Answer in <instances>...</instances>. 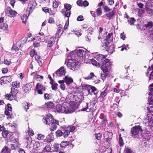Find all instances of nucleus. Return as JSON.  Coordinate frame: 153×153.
<instances>
[{"label": "nucleus", "instance_id": "f8f14e48", "mask_svg": "<svg viewBox=\"0 0 153 153\" xmlns=\"http://www.w3.org/2000/svg\"><path fill=\"white\" fill-rule=\"evenodd\" d=\"M0 79L4 83H7L11 81V78L10 76H2L0 78Z\"/></svg>", "mask_w": 153, "mask_h": 153}, {"label": "nucleus", "instance_id": "f03ea898", "mask_svg": "<svg viewBox=\"0 0 153 153\" xmlns=\"http://www.w3.org/2000/svg\"><path fill=\"white\" fill-rule=\"evenodd\" d=\"M56 111L58 112H61L66 114H69L74 112L75 109L71 105L65 108L60 104H58L56 106Z\"/></svg>", "mask_w": 153, "mask_h": 153}, {"label": "nucleus", "instance_id": "393cba45", "mask_svg": "<svg viewBox=\"0 0 153 153\" xmlns=\"http://www.w3.org/2000/svg\"><path fill=\"white\" fill-rule=\"evenodd\" d=\"M145 26L146 28L149 30L151 28H152L153 27V23L149 22L147 24H145Z\"/></svg>", "mask_w": 153, "mask_h": 153}, {"label": "nucleus", "instance_id": "4468645a", "mask_svg": "<svg viewBox=\"0 0 153 153\" xmlns=\"http://www.w3.org/2000/svg\"><path fill=\"white\" fill-rule=\"evenodd\" d=\"M82 97L80 94H78L75 95L74 102H75L77 103L81 102L82 100Z\"/></svg>", "mask_w": 153, "mask_h": 153}, {"label": "nucleus", "instance_id": "39448f33", "mask_svg": "<svg viewBox=\"0 0 153 153\" xmlns=\"http://www.w3.org/2000/svg\"><path fill=\"white\" fill-rule=\"evenodd\" d=\"M149 90V93L148 101L149 102H150L151 103H152V102H153V83L150 85Z\"/></svg>", "mask_w": 153, "mask_h": 153}, {"label": "nucleus", "instance_id": "72a5a7b5", "mask_svg": "<svg viewBox=\"0 0 153 153\" xmlns=\"http://www.w3.org/2000/svg\"><path fill=\"white\" fill-rule=\"evenodd\" d=\"M70 131L68 130H66L63 133V135L64 138H67L70 134Z\"/></svg>", "mask_w": 153, "mask_h": 153}, {"label": "nucleus", "instance_id": "338daca9", "mask_svg": "<svg viewBox=\"0 0 153 153\" xmlns=\"http://www.w3.org/2000/svg\"><path fill=\"white\" fill-rule=\"evenodd\" d=\"M2 71L4 74L7 73L8 71V69L7 68H2Z\"/></svg>", "mask_w": 153, "mask_h": 153}, {"label": "nucleus", "instance_id": "bb28decb", "mask_svg": "<svg viewBox=\"0 0 153 153\" xmlns=\"http://www.w3.org/2000/svg\"><path fill=\"white\" fill-rule=\"evenodd\" d=\"M65 82L66 84H68L72 82L73 80L71 78L66 76H65Z\"/></svg>", "mask_w": 153, "mask_h": 153}, {"label": "nucleus", "instance_id": "2eb2a0df", "mask_svg": "<svg viewBox=\"0 0 153 153\" xmlns=\"http://www.w3.org/2000/svg\"><path fill=\"white\" fill-rule=\"evenodd\" d=\"M52 117V115H47L46 117L43 118L42 121L44 123L46 124H49L51 122L50 118L51 119Z\"/></svg>", "mask_w": 153, "mask_h": 153}, {"label": "nucleus", "instance_id": "5fc2aeb1", "mask_svg": "<svg viewBox=\"0 0 153 153\" xmlns=\"http://www.w3.org/2000/svg\"><path fill=\"white\" fill-rule=\"evenodd\" d=\"M84 20V18L83 16L80 15L79 16L77 19V20L79 21H81Z\"/></svg>", "mask_w": 153, "mask_h": 153}, {"label": "nucleus", "instance_id": "a18cd8bd", "mask_svg": "<svg viewBox=\"0 0 153 153\" xmlns=\"http://www.w3.org/2000/svg\"><path fill=\"white\" fill-rule=\"evenodd\" d=\"M4 63L6 65H9L11 63V62L10 60L5 59L4 60Z\"/></svg>", "mask_w": 153, "mask_h": 153}, {"label": "nucleus", "instance_id": "79ce46f5", "mask_svg": "<svg viewBox=\"0 0 153 153\" xmlns=\"http://www.w3.org/2000/svg\"><path fill=\"white\" fill-rule=\"evenodd\" d=\"M56 135L57 137H60L63 135V132L61 131L58 130L56 132Z\"/></svg>", "mask_w": 153, "mask_h": 153}, {"label": "nucleus", "instance_id": "3c124183", "mask_svg": "<svg viewBox=\"0 0 153 153\" xmlns=\"http://www.w3.org/2000/svg\"><path fill=\"white\" fill-rule=\"evenodd\" d=\"M26 140H27V142L28 145L30 144L32 142V139L30 137H27Z\"/></svg>", "mask_w": 153, "mask_h": 153}, {"label": "nucleus", "instance_id": "9d476101", "mask_svg": "<svg viewBox=\"0 0 153 153\" xmlns=\"http://www.w3.org/2000/svg\"><path fill=\"white\" fill-rule=\"evenodd\" d=\"M75 51L76 53L77 56L80 57H83L86 54V51L82 49H79L78 50H76Z\"/></svg>", "mask_w": 153, "mask_h": 153}, {"label": "nucleus", "instance_id": "9b49d317", "mask_svg": "<svg viewBox=\"0 0 153 153\" xmlns=\"http://www.w3.org/2000/svg\"><path fill=\"white\" fill-rule=\"evenodd\" d=\"M36 5V2L35 0H32L29 3L28 6V8L30 10L29 11L33 10Z\"/></svg>", "mask_w": 153, "mask_h": 153}, {"label": "nucleus", "instance_id": "69168bd1", "mask_svg": "<svg viewBox=\"0 0 153 153\" xmlns=\"http://www.w3.org/2000/svg\"><path fill=\"white\" fill-rule=\"evenodd\" d=\"M27 132L30 133V135L33 136L34 134V133L33 132L32 130L29 128H28V130H27Z\"/></svg>", "mask_w": 153, "mask_h": 153}, {"label": "nucleus", "instance_id": "49530a36", "mask_svg": "<svg viewBox=\"0 0 153 153\" xmlns=\"http://www.w3.org/2000/svg\"><path fill=\"white\" fill-rule=\"evenodd\" d=\"M36 54V52L34 50H32L30 52V55L32 57H33L34 55Z\"/></svg>", "mask_w": 153, "mask_h": 153}, {"label": "nucleus", "instance_id": "58836bf2", "mask_svg": "<svg viewBox=\"0 0 153 153\" xmlns=\"http://www.w3.org/2000/svg\"><path fill=\"white\" fill-rule=\"evenodd\" d=\"M24 107L26 110V111H27V110L29 108L30 106V103H28L27 102H25L24 103Z\"/></svg>", "mask_w": 153, "mask_h": 153}, {"label": "nucleus", "instance_id": "774afa93", "mask_svg": "<svg viewBox=\"0 0 153 153\" xmlns=\"http://www.w3.org/2000/svg\"><path fill=\"white\" fill-rule=\"evenodd\" d=\"M149 33L150 35H153V27L149 30Z\"/></svg>", "mask_w": 153, "mask_h": 153}, {"label": "nucleus", "instance_id": "4be33fe9", "mask_svg": "<svg viewBox=\"0 0 153 153\" xmlns=\"http://www.w3.org/2000/svg\"><path fill=\"white\" fill-rule=\"evenodd\" d=\"M21 46V44L19 43H17L13 46L12 49L15 50L16 51H17L19 50V48H20Z\"/></svg>", "mask_w": 153, "mask_h": 153}, {"label": "nucleus", "instance_id": "c85d7f7f", "mask_svg": "<svg viewBox=\"0 0 153 153\" xmlns=\"http://www.w3.org/2000/svg\"><path fill=\"white\" fill-rule=\"evenodd\" d=\"M128 21V24H130L131 25H133L135 22V20L134 18H129Z\"/></svg>", "mask_w": 153, "mask_h": 153}, {"label": "nucleus", "instance_id": "7c9ffc66", "mask_svg": "<svg viewBox=\"0 0 153 153\" xmlns=\"http://www.w3.org/2000/svg\"><path fill=\"white\" fill-rule=\"evenodd\" d=\"M8 27V25L6 23H3L0 25V28L4 30H6Z\"/></svg>", "mask_w": 153, "mask_h": 153}, {"label": "nucleus", "instance_id": "a211bd4d", "mask_svg": "<svg viewBox=\"0 0 153 153\" xmlns=\"http://www.w3.org/2000/svg\"><path fill=\"white\" fill-rule=\"evenodd\" d=\"M7 9L8 11H9V13L11 15L10 17H15L17 13V12L14 10H13L10 7H7Z\"/></svg>", "mask_w": 153, "mask_h": 153}, {"label": "nucleus", "instance_id": "0eeeda50", "mask_svg": "<svg viewBox=\"0 0 153 153\" xmlns=\"http://www.w3.org/2000/svg\"><path fill=\"white\" fill-rule=\"evenodd\" d=\"M51 126L50 129L52 131L56 130L57 126L59 125V122L58 121L56 120H51Z\"/></svg>", "mask_w": 153, "mask_h": 153}, {"label": "nucleus", "instance_id": "7ed1b4c3", "mask_svg": "<svg viewBox=\"0 0 153 153\" xmlns=\"http://www.w3.org/2000/svg\"><path fill=\"white\" fill-rule=\"evenodd\" d=\"M78 61L75 59H69L67 62V66L71 70L74 71L78 68Z\"/></svg>", "mask_w": 153, "mask_h": 153}, {"label": "nucleus", "instance_id": "20e7f679", "mask_svg": "<svg viewBox=\"0 0 153 153\" xmlns=\"http://www.w3.org/2000/svg\"><path fill=\"white\" fill-rule=\"evenodd\" d=\"M36 90L37 93L39 94H43V91L45 90V88L42 85L39 83H38L36 87Z\"/></svg>", "mask_w": 153, "mask_h": 153}, {"label": "nucleus", "instance_id": "0e129e2a", "mask_svg": "<svg viewBox=\"0 0 153 153\" xmlns=\"http://www.w3.org/2000/svg\"><path fill=\"white\" fill-rule=\"evenodd\" d=\"M101 119L102 120V123H105L107 121L106 117L105 116H103L102 118H101Z\"/></svg>", "mask_w": 153, "mask_h": 153}, {"label": "nucleus", "instance_id": "f704fd0d", "mask_svg": "<svg viewBox=\"0 0 153 153\" xmlns=\"http://www.w3.org/2000/svg\"><path fill=\"white\" fill-rule=\"evenodd\" d=\"M19 83L17 81L13 82L12 83V85L13 87V88H17L19 87Z\"/></svg>", "mask_w": 153, "mask_h": 153}, {"label": "nucleus", "instance_id": "cd10ccee", "mask_svg": "<svg viewBox=\"0 0 153 153\" xmlns=\"http://www.w3.org/2000/svg\"><path fill=\"white\" fill-rule=\"evenodd\" d=\"M107 88H105L104 90L101 92L100 96L99 97V98L101 97L103 98L104 97L107 95Z\"/></svg>", "mask_w": 153, "mask_h": 153}, {"label": "nucleus", "instance_id": "c9c22d12", "mask_svg": "<svg viewBox=\"0 0 153 153\" xmlns=\"http://www.w3.org/2000/svg\"><path fill=\"white\" fill-rule=\"evenodd\" d=\"M2 135V136L4 138L7 137L9 135L8 131H3Z\"/></svg>", "mask_w": 153, "mask_h": 153}, {"label": "nucleus", "instance_id": "ea45409f", "mask_svg": "<svg viewBox=\"0 0 153 153\" xmlns=\"http://www.w3.org/2000/svg\"><path fill=\"white\" fill-rule=\"evenodd\" d=\"M59 2L56 1H54L53 3V8H57L58 6Z\"/></svg>", "mask_w": 153, "mask_h": 153}, {"label": "nucleus", "instance_id": "c03bdc74", "mask_svg": "<svg viewBox=\"0 0 153 153\" xmlns=\"http://www.w3.org/2000/svg\"><path fill=\"white\" fill-rule=\"evenodd\" d=\"M119 143L121 146H122L124 145L122 137H121V135H120L119 139Z\"/></svg>", "mask_w": 153, "mask_h": 153}, {"label": "nucleus", "instance_id": "423d86ee", "mask_svg": "<svg viewBox=\"0 0 153 153\" xmlns=\"http://www.w3.org/2000/svg\"><path fill=\"white\" fill-rule=\"evenodd\" d=\"M33 82H31L24 85L23 87V89L26 93H29L31 88L33 85Z\"/></svg>", "mask_w": 153, "mask_h": 153}, {"label": "nucleus", "instance_id": "052dcab7", "mask_svg": "<svg viewBox=\"0 0 153 153\" xmlns=\"http://www.w3.org/2000/svg\"><path fill=\"white\" fill-rule=\"evenodd\" d=\"M103 8L104 9V11L106 12H108L109 11L110 9V8L107 6H103Z\"/></svg>", "mask_w": 153, "mask_h": 153}, {"label": "nucleus", "instance_id": "6e6d98bb", "mask_svg": "<svg viewBox=\"0 0 153 153\" xmlns=\"http://www.w3.org/2000/svg\"><path fill=\"white\" fill-rule=\"evenodd\" d=\"M52 88L53 90H55L57 89V84L56 83H54L53 84H52Z\"/></svg>", "mask_w": 153, "mask_h": 153}, {"label": "nucleus", "instance_id": "b1692460", "mask_svg": "<svg viewBox=\"0 0 153 153\" xmlns=\"http://www.w3.org/2000/svg\"><path fill=\"white\" fill-rule=\"evenodd\" d=\"M10 149L8 148L7 146H4L2 149L1 153H10Z\"/></svg>", "mask_w": 153, "mask_h": 153}, {"label": "nucleus", "instance_id": "473e14b6", "mask_svg": "<svg viewBox=\"0 0 153 153\" xmlns=\"http://www.w3.org/2000/svg\"><path fill=\"white\" fill-rule=\"evenodd\" d=\"M64 6L66 11H70L71 8V5L68 4H64Z\"/></svg>", "mask_w": 153, "mask_h": 153}, {"label": "nucleus", "instance_id": "4c0bfd02", "mask_svg": "<svg viewBox=\"0 0 153 153\" xmlns=\"http://www.w3.org/2000/svg\"><path fill=\"white\" fill-rule=\"evenodd\" d=\"M6 97L7 99L10 100H12L14 98L13 96L11 95L10 93L9 94H7L6 95Z\"/></svg>", "mask_w": 153, "mask_h": 153}, {"label": "nucleus", "instance_id": "c756f323", "mask_svg": "<svg viewBox=\"0 0 153 153\" xmlns=\"http://www.w3.org/2000/svg\"><path fill=\"white\" fill-rule=\"evenodd\" d=\"M96 77V76L94 75L93 73H91L89 75L86 77L85 78L86 79H93L94 77Z\"/></svg>", "mask_w": 153, "mask_h": 153}, {"label": "nucleus", "instance_id": "4d7b16f0", "mask_svg": "<svg viewBox=\"0 0 153 153\" xmlns=\"http://www.w3.org/2000/svg\"><path fill=\"white\" fill-rule=\"evenodd\" d=\"M82 6L84 7L87 6L89 5V3L87 1L85 0L82 2Z\"/></svg>", "mask_w": 153, "mask_h": 153}, {"label": "nucleus", "instance_id": "1a4fd4ad", "mask_svg": "<svg viewBox=\"0 0 153 153\" xmlns=\"http://www.w3.org/2000/svg\"><path fill=\"white\" fill-rule=\"evenodd\" d=\"M66 73L65 69L64 67H62L59 70L56 71V74L58 76H61L65 75Z\"/></svg>", "mask_w": 153, "mask_h": 153}, {"label": "nucleus", "instance_id": "a19ab883", "mask_svg": "<svg viewBox=\"0 0 153 153\" xmlns=\"http://www.w3.org/2000/svg\"><path fill=\"white\" fill-rule=\"evenodd\" d=\"M95 137L98 140H100L101 139L102 134L101 133H98L97 134H95Z\"/></svg>", "mask_w": 153, "mask_h": 153}, {"label": "nucleus", "instance_id": "412c9836", "mask_svg": "<svg viewBox=\"0 0 153 153\" xmlns=\"http://www.w3.org/2000/svg\"><path fill=\"white\" fill-rule=\"evenodd\" d=\"M7 109H6L4 111L5 115H11L10 113L9 112V111H12V108L11 106V105L10 104H8L7 105Z\"/></svg>", "mask_w": 153, "mask_h": 153}, {"label": "nucleus", "instance_id": "aec40b11", "mask_svg": "<svg viewBox=\"0 0 153 153\" xmlns=\"http://www.w3.org/2000/svg\"><path fill=\"white\" fill-rule=\"evenodd\" d=\"M71 142L69 141H63L60 144V146L62 148L66 146L72 145Z\"/></svg>", "mask_w": 153, "mask_h": 153}, {"label": "nucleus", "instance_id": "2f4dec72", "mask_svg": "<svg viewBox=\"0 0 153 153\" xmlns=\"http://www.w3.org/2000/svg\"><path fill=\"white\" fill-rule=\"evenodd\" d=\"M46 104L47 108H52L54 106L53 103L51 102H48L46 103Z\"/></svg>", "mask_w": 153, "mask_h": 153}, {"label": "nucleus", "instance_id": "864d4df0", "mask_svg": "<svg viewBox=\"0 0 153 153\" xmlns=\"http://www.w3.org/2000/svg\"><path fill=\"white\" fill-rule=\"evenodd\" d=\"M44 97L45 99L49 100L51 98V96L49 94H44Z\"/></svg>", "mask_w": 153, "mask_h": 153}, {"label": "nucleus", "instance_id": "8fccbe9b", "mask_svg": "<svg viewBox=\"0 0 153 153\" xmlns=\"http://www.w3.org/2000/svg\"><path fill=\"white\" fill-rule=\"evenodd\" d=\"M51 150V148L49 145L46 146L44 148V152H49Z\"/></svg>", "mask_w": 153, "mask_h": 153}, {"label": "nucleus", "instance_id": "6e6552de", "mask_svg": "<svg viewBox=\"0 0 153 153\" xmlns=\"http://www.w3.org/2000/svg\"><path fill=\"white\" fill-rule=\"evenodd\" d=\"M140 129L141 128L140 126L134 127L131 129V133L132 135H136L137 134Z\"/></svg>", "mask_w": 153, "mask_h": 153}, {"label": "nucleus", "instance_id": "6ab92c4d", "mask_svg": "<svg viewBox=\"0 0 153 153\" xmlns=\"http://www.w3.org/2000/svg\"><path fill=\"white\" fill-rule=\"evenodd\" d=\"M75 96V95L70 93L67 96L66 99L70 102H74Z\"/></svg>", "mask_w": 153, "mask_h": 153}, {"label": "nucleus", "instance_id": "13d9d810", "mask_svg": "<svg viewBox=\"0 0 153 153\" xmlns=\"http://www.w3.org/2000/svg\"><path fill=\"white\" fill-rule=\"evenodd\" d=\"M126 153H134V152L131 149L127 148L126 149Z\"/></svg>", "mask_w": 153, "mask_h": 153}, {"label": "nucleus", "instance_id": "680f3d73", "mask_svg": "<svg viewBox=\"0 0 153 153\" xmlns=\"http://www.w3.org/2000/svg\"><path fill=\"white\" fill-rule=\"evenodd\" d=\"M71 14L70 13L69 11H66L65 13V16H66L67 17H69L70 16Z\"/></svg>", "mask_w": 153, "mask_h": 153}, {"label": "nucleus", "instance_id": "f3484780", "mask_svg": "<svg viewBox=\"0 0 153 153\" xmlns=\"http://www.w3.org/2000/svg\"><path fill=\"white\" fill-rule=\"evenodd\" d=\"M55 42V38L53 37L50 38L48 41L47 47H52Z\"/></svg>", "mask_w": 153, "mask_h": 153}, {"label": "nucleus", "instance_id": "603ef678", "mask_svg": "<svg viewBox=\"0 0 153 153\" xmlns=\"http://www.w3.org/2000/svg\"><path fill=\"white\" fill-rule=\"evenodd\" d=\"M149 126L153 127V117H151L149 123Z\"/></svg>", "mask_w": 153, "mask_h": 153}, {"label": "nucleus", "instance_id": "dca6fc26", "mask_svg": "<svg viewBox=\"0 0 153 153\" xmlns=\"http://www.w3.org/2000/svg\"><path fill=\"white\" fill-rule=\"evenodd\" d=\"M113 33H109L108 35L107 36V41H108V42H106L105 43V46L106 47L107 46L106 45L108 44H109L110 42H111L113 40Z\"/></svg>", "mask_w": 153, "mask_h": 153}, {"label": "nucleus", "instance_id": "bf43d9fd", "mask_svg": "<svg viewBox=\"0 0 153 153\" xmlns=\"http://www.w3.org/2000/svg\"><path fill=\"white\" fill-rule=\"evenodd\" d=\"M144 8H142L141 9L139 10L138 11V14H139L140 15H141L144 13Z\"/></svg>", "mask_w": 153, "mask_h": 153}, {"label": "nucleus", "instance_id": "e433bc0d", "mask_svg": "<svg viewBox=\"0 0 153 153\" xmlns=\"http://www.w3.org/2000/svg\"><path fill=\"white\" fill-rule=\"evenodd\" d=\"M114 13L113 11L110 13H107L106 14V16L109 19H110L112 17L114 16Z\"/></svg>", "mask_w": 153, "mask_h": 153}, {"label": "nucleus", "instance_id": "de8ad7c7", "mask_svg": "<svg viewBox=\"0 0 153 153\" xmlns=\"http://www.w3.org/2000/svg\"><path fill=\"white\" fill-rule=\"evenodd\" d=\"M146 10L148 13L151 15L153 14V9L147 8L146 9Z\"/></svg>", "mask_w": 153, "mask_h": 153}, {"label": "nucleus", "instance_id": "37998d69", "mask_svg": "<svg viewBox=\"0 0 153 153\" xmlns=\"http://www.w3.org/2000/svg\"><path fill=\"white\" fill-rule=\"evenodd\" d=\"M37 136V139L38 140H43L44 138V135L41 134H38Z\"/></svg>", "mask_w": 153, "mask_h": 153}, {"label": "nucleus", "instance_id": "09e8293b", "mask_svg": "<svg viewBox=\"0 0 153 153\" xmlns=\"http://www.w3.org/2000/svg\"><path fill=\"white\" fill-rule=\"evenodd\" d=\"M96 12L97 15L100 16L101 15L102 13L101 8L99 7L96 10Z\"/></svg>", "mask_w": 153, "mask_h": 153}, {"label": "nucleus", "instance_id": "5701e85b", "mask_svg": "<svg viewBox=\"0 0 153 153\" xmlns=\"http://www.w3.org/2000/svg\"><path fill=\"white\" fill-rule=\"evenodd\" d=\"M18 91L16 89L14 88H12L11 89V91L10 92L11 95L14 97H16V94L18 93Z\"/></svg>", "mask_w": 153, "mask_h": 153}, {"label": "nucleus", "instance_id": "e2e57ef3", "mask_svg": "<svg viewBox=\"0 0 153 153\" xmlns=\"http://www.w3.org/2000/svg\"><path fill=\"white\" fill-rule=\"evenodd\" d=\"M82 0H79L77 1V4L78 5L80 6H82Z\"/></svg>", "mask_w": 153, "mask_h": 153}, {"label": "nucleus", "instance_id": "f257e3e1", "mask_svg": "<svg viewBox=\"0 0 153 153\" xmlns=\"http://www.w3.org/2000/svg\"><path fill=\"white\" fill-rule=\"evenodd\" d=\"M107 56L101 54L97 55L95 57L97 61L93 59H91V62L93 65L96 66H99L101 65V69L103 72L107 75L110 73L109 71L111 68V63L109 62V59H105Z\"/></svg>", "mask_w": 153, "mask_h": 153}, {"label": "nucleus", "instance_id": "ddd939ff", "mask_svg": "<svg viewBox=\"0 0 153 153\" xmlns=\"http://www.w3.org/2000/svg\"><path fill=\"white\" fill-rule=\"evenodd\" d=\"M113 134L111 132L105 131L104 134V137L106 138L107 140L109 141L112 138Z\"/></svg>", "mask_w": 153, "mask_h": 153}, {"label": "nucleus", "instance_id": "a878e982", "mask_svg": "<svg viewBox=\"0 0 153 153\" xmlns=\"http://www.w3.org/2000/svg\"><path fill=\"white\" fill-rule=\"evenodd\" d=\"M29 15L28 14V16H27L24 14L21 16V19L23 23H26V20L28 19Z\"/></svg>", "mask_w": 153, "mask_h": 153}]
</instances>
